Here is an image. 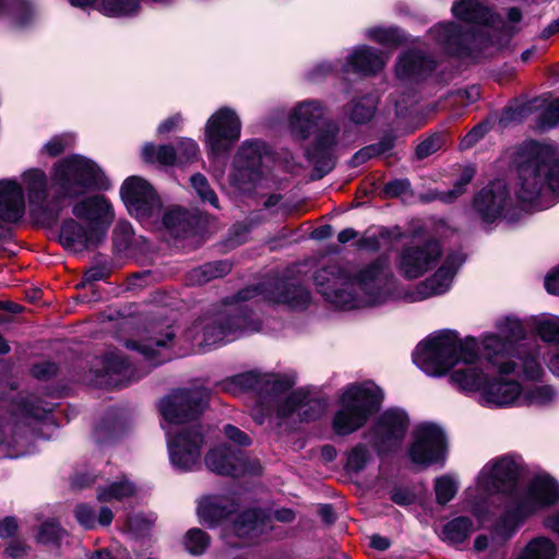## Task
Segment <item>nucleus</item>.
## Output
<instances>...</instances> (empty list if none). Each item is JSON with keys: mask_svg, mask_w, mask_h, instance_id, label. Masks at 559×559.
<instances>
[{"mask_svg": "<svg viewBox=\"0 0 559 559\" xmlns=\"http://www.w3.org/2000/svg\"><path fill=\"white\" fill-rule=\"evenodd\" d=\"M259 300L301 310L310 304L311 293L286 278L267 280L227 298L221 307L198 318L180 335L178 328L167 321L154 322L142 340L127 341L126 347L141 354L151 366H158L189 355L195 347L206 350L235 341L261 329V321L251 308V304Z\"/></svg>", "mask_w": 559, "mask_h": 559, "instance_id": "1", "label": "nucleus"}, {"mask_svg": "<svg viewBox=\"0 0 559 559\" xmlns=\"http://www.w3.org/2000/svg\"><path fill=\"white\" fill-rule=\"evenodd\" d=\"M515 164L516 199L501 179L490 181L473 199L472 210L485 227L501 221L516 224L530 211H543L559 202V147L526 142L519 147Z\"/></svg>", "mask_w": 559, "mask_h": 559, "instance_id": "2", "label": "nucleus"}, {"mask_svg": "<svg viewBox=\"0 0 559 559\" xmlns=\"http://www.w3.org/2000/svg\"><path fill=\"white\" fill-rule=\"evenodd\" d=\"M509 350L510 346L493 334L461 338L455 331L444 330L420 342L413 353V361L426 374L433 377L443 376L452 369L451 383L477 401L490 376L481 367L480 359L501 374H514L518 362L506 360Z\"/></svg>", "mask_w": 559, "mask_h": 559, "instance_id": "3", "label": "nucleus"}, {"mask_svg": "<svg viewBox=\"0 0 559 559\" xmlns=\"http://www.w3.org/2000/svg\"><path fill=\"white\" fill-rule=\"evenodd\" d=\"M313 283L323 300L341 310L381 307L407 297L385 255L368 262L330 261L314 271Z\"/></svg>", "mask_w": 559, "mask_h": 559, "instance_id": "4", "label": "nucleus"}, {"mask_svg": "<svg viewBox=\"0 0 559 559\" xmlns=\"http://www.w3.org/2000/svg\"><path fill=\"white\" fill-rule=\"evenodd\" d=\"M31 211L43 222H56L66 200H73L110 186L102 168L91 158L72 154L56 162L50 177L39 168L22 175Z\"/></svg>", "mask_w": 559, "mask_h": 559, "instance_id": "5", "label": "nucleus"}, {"mask_svg": "<svg viewBox=\"0 0 559 559\" xmlns=\"http://www.w3.org/2000/svg\"><path fill=\"white\" fill-rule=\"evenodd\" d=\"M238 383L243 393L253 392L257 404L251 411L255 423L262 425L275 406V426L280 435L298 429L300 424L319 419L325 412V403L305 389H297L282 397L292 383L286 377L259 371H248L228 378V385Z\"/></svg>", "mask_w": 559, "mask_h": 559, "instance_id": "6", "label": "nucleus"}, {"mask_svg": "<svg viewBox=\"0 0 559 559\" xmlns=\"http://www.w3.org/2000/svg\"><path fill=\"white\" fill-rule=\"evenodd\" d=\"M209 400L206 388H183L174 390L158 404L169 460L177 471L190 472L201 463L204 435L200 425L190 424L206 408Z\"/></svg>", "mask_w": 559, "mask_h": 559, "instance_id": "7", "label": "nucleus"}, {"mask_svg": "<svg viewBox=\"0 0 559 559\" xmlns=\"http://www.w3.org/2000/svg\"><path fill=\"white\" fill-rule=\"evenodd\" d=\"M522 459L507 453L489 460L478 472L475 485L465 490V502L472 514L485 521L497 509L495 498L506 495L518 483Z\"/></svg>", "mask_w": 559, "mask_h": 559, "instance_id": "8", "label": "nucleus"}, {"mask_svg": "<svg viewBox=\"0 0 559 559\" xmlns=\"http://www.w3.org/2000/svg\"><path fill=\"white\" fill-rule=\"evenodd\" d=\"M384 393L373 381L353 382L340 393L338 408L332 419V428L338 436H348L366 425L379 411Z\"/></svg>", "mask_w": 559, "mask_h": 559, "instance_id": "9", "label": "nucleus"}, {"mask_svg": "<svg viewBox=\"0 0 559 559\" xmlns=\"http://www.w3.org/2000/svg\"><path fill=\"white\" fill-rule=\"evenodd\" d=\"M497 329L498 333L492 334L510 346L506 360L518 362L514 376L524 380H539L544 374L540 364V346L522 343L526 335L523 322L515 317H506L497 322Z\"/></svg>", "mask_w": 559, "mask_h": 559, "instance_id": "10", "label": "nucleus"}, {"mask_svg": "<svg viewBox=\"0 0 559 559\" xmlns=\"http://www.w3.org/2000/svg\"><path fill=\"white\" fill-rule=\"evenodd\" d=\"M271 159L265 142L247 140L238 148L228 175L229 183L239 192L250 193L266 182V162Z\"/></svg>", "mask_w": 559, "mask_h": 559, "instance_id": "11", "label": "nucleus"}, {"mask_svg": "<svg viewBox=\"0 0 559 559\" xmlns=\"http://www.w3.org/2000/svg\"><path fill=\"white\" fill-rule=\"evenodd\" d=\"M49 413L50 409L27 401L22 405L14 423L0 420V459L24 456L26 451L23 443L27 439V433L35 435V425L46 420Z\"/></svg>", "mask_w": 559, "mask_h": 559, "instance_id": "12", "label": "nucleus"}, {"mask_svg": "<svg viewBox=\"0 0 559 559\" xmlns=\"http://www.w3.org/2000/svg\"><path fill=\"white\" fill-rule=\"evenodd\" d=\"M346 146L341 126L333 120L324 121L313 132V139L306 150V157L313 167V179L331 173L337 159V151Z\"/></svg>", "mask_w": 559, "mask_h": 559, "instance_id": "13", "label": "nucleus"}, {"mask_svg": "<svg viewBox=\"0 0 559 559\" xmlns=\"http://www.w3.org/2000/svg\"><path fill=\"white\" fill-rule=\"evenodd\" d=\"M409 417L401 407H390L382 412L365 432L378 455L396 452L408 431Z\"/></svg>", "mask_w": 559, "mask_h": 559, "instance_id": "14", "label": "nucleus"}, {"mask_svg": "<svg viewBox=\"0 0 559 559\" xmlns=\"http://www.w3.org/2000/svg\"><path fill=\"white\" fill-rule=\"evenodd\" d=\"M241 135V121L230 107H221L206 121L204 143L209 155L225 157Z\"/></svg>", "mask_w": 559, "mask_h": 559, "instance_id": "15", "label": "nucleus"}, {"mask_svg": "<svg viewBox=\"0 0 559 559\" xmlns=\"http://www.w3.org/2000/svg\"><path fill=\"white\" fill-rule=\"evenodd\" d=\"M411 462L421 468L443 465L447 456V438L444 431L435 424H419L412 431L407 450Z\"/></svg>", "mask_w": 559, "mask_h": 559, "instance_id": "16", "label": "nucleus"}, {"mask_svg": "<svg viewBox=\"0 0 559 559\" xmlns=\"http://www.w3.org/2000/svg\"><path fill=\"white\" fill-rule=\"evenodd\" d=\"M120 197L128 212L141 223L156 222L160 217L162 201L153 186L142 177L131 176L120 187Z\"/></svg>", "mask_w": 559, "mask_h": 559, "instance_id": "17", "label": "nucleus"}, {"mask_svg": "<svg viewBox=\"0 0 559 559\" xmlns=\"http://www.w3.org/2000/svg\"><path fill=\"white\" fill-rule=\"evenodd\" d=\"M513 498L532 518L559 503V483L546 473L537 474Z\"/></svg>", "mask_w": 559, "mask_h": 559, "instance_id": "18", "label": "nucleus"}, {"mask_svg": "<svg viewBox=\"0 0 559 559\" xmlns=\"http://www.w3.org/2000/svg\"><path fill=\"white\" fill-rule=\"evenodd\" d=\"M441 254V245L436 239L412 242L400 252L397 266L404 277L418 278L437 265Z\"/></svg>", "mask_w": 559, "mask_h": 559, "instance_id": "19", "label": "nucleus"}, {"mask_svg": "<svg viewBox=\"0 0 559 559\" xmlns=\"http://www.w3.org/2000/svg\"><path fill=\"white\" fill-rule=\"evenodd\" d=\"M102 368H93L96 385L119 388L141 379L146 371L133 366L121 353L108 352L97 359Z\"/></svg>", "mask_w": 559, "mask_h": 559, "instance_id": "20", "label": "nucleus"}, {"mask_svg": "<svg viewBox=\"0 0 559 559\" xmlns=\"http://www.w3.org/2000/svg\"><path fill=\"white\" fill-rule=\"evenodd\" d=\"M204 463L211 472L230 477L259 474L261 471L258 462H249L242 451L225 444L210 450Z\"/></svg>", "mask_w": 559, "mask_h": 559, "instance_id": "21", "label": "nucleus"}, {"mask_svg": "<svg viewBox=\"0 0 559 559\" xmlns=\"http://www.w3.org/2000/svg\"><path fill=\"white\" fill-rule=\"evenodd\" d=\"M509 37H442L448 52L462 60L478 62L501 50Z\"/></svg>", "mask_w": 559, "mask_h": 559, "instance_id": "22", "label": "nucleus"}, {"mask_svg": "<svg viewBox=\"0 0 559 559\" xmlns=\"http://www.w3.org/2000/svg\"><path fill=\"white\" fill-rule=\"evenodd\" d=\"M465 255L461 251L448 253L438 271L429 278L420 283L415 293L409 296L412 301L428 299L440 296L450 290L454 276L464 264Z\"/></svg>", "mask_w": 559, "mask_h": 559, "instance_id": "23", "label": "nucleus"}, {"mask_svg": "<svg viewBox=\"0 0 559 559\" xmlns=\"http://www.w3.org/2000/svg\"><path fill=\"white\" fill-rule=\"evenodd\" d=\"M72 214L75 218L84 221L104 239L115 218L112 204L100 194L91 195L74 203Z\"/></svg>", "mask_w": 559, "mask_h": 559, "instance_id": "24", "label": "nucleus"}, {"mask_svg": "<svg viewBox=\"0 0 559 559\" xmlns=\"http://www.w3.org/2000/svg\"><path fill=\"white\" fill-rule=\"evenodd\" d=\"M489 376L485 390L477 397V403L487 408H507L520 406L522 385L516 380L506 378L508 374Z\"/></svg>", "mask_w": 559, "mask_h": 559, "instance_id": "25", "label": "nucleus"}, {"mask_svg": "<svg viewBox=\"0 0 559 559\" xmlns=\"http://www.w3.org/2000/svg\"><path fill=\"white\" fill-rule=\"evenodd\" d=\"M537 112L536 128L546 131L559 123V98H535L518 108H507L502 120H520L531 112Z\"/></svg>", "mask_w": 559, "mask_h": 559, "instance_id": "26", "label": "nucleus"}, {"mask_svg": "<svg viewBox=\"0 0 559 559\" xmlns=\"http://www.w3.org/2000/svg\"><path fill=\"white\" fill-rule=\"evenodd\" d=\"M324 115V106L318 99H306L289 111L287 123L292 135L298 140L310 136L312 129Z\"/></svg>", "mask_w": 559, "mask_h": 559, "instance_id": "27", "label": "nucleus"}, {"mask_svg": "<svg viewBox=\"0 0 559 559\" xmlns=\"http://www.w3.org/2000/svg\"><path fill=\"white\" fill-rule=\"evenodd\" d=\"M439 66L420 51L403 53L395 67L396 76L404 82H421L432 78Z\"/></svg>", "mask_w": 559, "mask_h": 559, "instance_id": "28", "label": "nucleus"}, {"mask_svg": "<svg viewBox=\"0 0 559 559\" xmlns=\"http://www.w3.org/2000/svg\"><path fill=\"white\" fill-rule=\"evenodd\" d=\"M103 240L88 225L84 226L74 218L64 219L60 226L59 241L69 251L82 252L97 247Z\"/></svg>", "mask_w": 559, "mask_h": 559, "instance_id": "29", "label": "nucleus"}, {"mask_svg": "<svg viewBox=\"0 0 559 559\" xmlns=\"http://www.w3.org/2000/svg\"><path fill=\"white\" fill-rule=\"evenodd\" d=\"M25 213L22 186L14 179L0 180V219L5 223L19 222ZM3 229L0 227V238Z\"/></svg>", "mask_w": 559, "mask_h": 559, "instance_id": "30", "label": "nucleus"}, {"mask_svg": "<svg viewBox=\"0 0 559 559\" xmlns=\"http://www.w3.org/2000/svg\"><path fill=\"white\" fill-rule=\"evenodd\" d=\"M236 510L234 496L213 495L199 500L197 512L202 524L214 527L231 516Z\"/></svg>", "mask_w": 559, "mask_h": 559, "instance_id": "31", "label": "nucleus"}, {"mask_svg": "<svg viewBox=\"0 0 559 559\" xmlns=\"http://www.w3.org/2000/svg\"><path fill=\"white\" fill-rule=\"evenodd\" d=\"M530 518V514L512 497L504 513L490 528L492 542L503 547Z\"/></svg>", "mask_w": 559, "mask_h": 559, "instance_id": "32", "label": "nucleus"}, {"mask_svg": "<svg viewBox=\"0 0 559 559\" xmlns=\"http://www.w3.org/2000/svg\"><path fill=\"white\" fill-rule=\"evenodd\" d=\"M453 15L466 23L495 26L500 17L477 0H460L452 5Z\"/></svg>", "mask_w": 559, "mask_h": 559, "instance_id": "33", "label": "nucleus"}, {"mask_svg": "<svg viewBox=\"0 0 559 559\" xmlns=\"http://www.w3.org/2000/svg\"><path fill=\"white\" fill-rule=\"evenodd\" d=\"M385 62L386 57L382 52L367 46H360L347 56L346 66L354 72L367 75L382 70Z\"/></svg>", "mask_w": 559, "mask_h": 559, "instance_id": "34", "label": "nucleus"}, {"mask_svg": "<svg viewBox=\"0 0 559 559\" xmlns=\"http://www.w3.org/2000/svg\"><path fill=\"white\" fill-rule=\"evenodd\" d=\"M160 216L165 229L177 238L187 237L198 225V217L180 206L169 207Z\"/></svg>", "mask_w": 559, "mask_h": 559, "instance_id": "35", "label": "nucleus"}, {"mask_svg": "<svg viewBox=\"0 0 559 559\" xmlns=\"http://www.w3.org/2000/svg\"><path fill=\"white\" fill-rule=\"evenodd\" d=\"M263 512L260 509H249L238 514L224 528L225 535L234 534L240 538H247L254 535L261 528Z\"/></svg>", "mask_w": 559, "mask_h": 559, "instance_id": "36", "label": "nucleus"}, {"mask_svg": "<svg viewBox=\"0 0 559 559\" xmlns=\"http://www.w3.org/2000/svg\"><path fill=\"white\" fill-rule=\"evenodd\" d=\"M557 554L556 543L550 537L538 535L521 547L514 559H556Z\"/></svg>", "mask_w": 559, "mask_h": 559, "instance_id": "37", "label": "nucleus"}, {"mask_svg": "<svg viewBox=\"0 0 559 559\" xmlns=\"http://www.w3.org/2000/svg\"><path fill=\"white\" fill-rule=\"evenodd\" d=\"M526 326L546 343L559 344V316L542 313L526 320Z\"/></svg>", "mask_w": 559, "mask_h": 559, "instance_id": "38", "label": "nucleus"}, {"mask_svg": "<svg viewBox=\"0 0 559 559\" xmlns=\"http://www.w3.org/2000/svg\"><path fill=\"white\" fill-rule=\"evenodd\" d=\"M74 516L78 523L85 530H93L97 525H110L114 513L108 507H102L96 515L95 509L86 503H80L74 509Z\"/></svg>", "mask_w": 559, "mask_h": 559, "instance_id": "39", "label": "nucleus"}, {"mask_svg": "<svg viewBox=\"0 0 559 559\" xmlns=\"http://www.w3.org/2000/svg\"><path fill=\"white\" fill-rule=\"evenodd\" d=\"M136 492L135 485L127 477L110 481L97 489V500L100 502L124 501Z\"/></svg>", "mask_w": 559, "mask_h": 559, "instance_id": "40", "label": "nucleus"}, {"mask_svg": "<svg viewBox=\"0 0 559 559\" xmlns=\"http://www.w3.org/2000/svg\"><path fill=\"white\" fill-rule=\"evenodd\" d=\"M379 97L376 94L369 93L350 102L347 108V115L352 122L355 124H364L369 122L377 110Z\"/></svg>", "mask_w": 559, "mask_h": 559, "instance_id": "41", "label": "nucleus"}, {"mask_svg": "<svg viewBox=\"0 0 559 559\" xmlns=\"http://www.w3.org/2000/svg\"><path fill=\"white\" fill-rule=\"evenodd\" d=\"M230 270L231 263L228 260L204 263L189 273V282L193 285H203L214 278L228 274Z\"/></svg>", "mask_w": 559, "mask_h": 559, "instance_id": "42", "label": "nucleus"}, {"mask_svg": "<svg viewBox=\"0 0 559 559\" xmlns=\"http://www.w3.org/2000/svg\"><path fill=\"white\" fill-rule=\"evenodd\" d=\"M472 531V520L468 516H457L443 525L441 538L451 545H459L469 536Z\"/></svg>", "mask_w": 559, "mask_h": 559, "instance_id": "43", "label": "nucleus"}, {"mask_svg": "<svg viewBox=\"0 0 559 559\" xmlns=\"http://www.w3.org/2000/svg\"><path fill=\"white\" fill-rule=\"evenodd\" d=\"M557 392L549 384L535 385L527 390L522 388L520 406H548L555 402Z\"/></svg>", "mask_w": 559, "mask_h": 559, "instance_id": "44", "label": "nucleus"}, {"mask_svg": "<svg viewBox=\"0 0 559 559\" xmlns=\"http://www.w3.org/2000/svg\"><path fill=\"white\" fill-rule=\"evenodd\" d=\"M373 455L369 447L365 443H357L346 453L345 468L349 473H360L371 461Z\"/></svg>", "mask_w": 559, "mask_h": 559, "instance_id": "45", "label": "nucleus"}, {"mask_svg": "<svg viewBox=\"0 0 559 559\" xmlns=\"http://www.w3.org/2000/svg\"><path fill=\"white\" fill-rule=\"evenodd\" d=\"M142 157L147 163L158 162L166 166L177 164L176 148L171 145L156 146L153 143H146L142 147Z\"/></svg>", "mask_w": 559, "mask_h": 559, "instance_id": "46", "label": "nucleus"}, {"mask_svg": "<svg viewBox=\"0 0 559 559\" xmlns=\"http://www.w3.org/2000/svg\"><path fill=\"white\" fill-rule=\"evenodd\" d=\"M98 10L108 16H130L140 10V0H100Z\"/></svg>", "mask_w": 559, "mask_h": 559, "instance_id": "47", "label": "nucleus"}, {"mask_svg": "<svg viewBox=\"0 0 559 559\" xmlns=\"http://www.w3.org/2000/svg\"><path fill=\"white\" fill-rule=\"evenodd\" d=\"M67 536L60 523L53 519L45 521L36 534V540L43 545H59Z\"/></svg>", "mask_w": 559, "mask_h": 559, "instance_id": "48", "label": "nucleus"}, {"mask_svg": "<svg viewBox=\"0 0 559 559\" xmlns=\"http://www.w3.org/2000/svg\"><path fill=\"white\" fill-rule=\"evenodd\" d=\"M190 183H191L193 191L195 192L198 198L201 200V202L209 203L214 209L219 207L218 197L215 193V191L212 189V187L210 186L209 180L206 179V177L204 175H202L200 173L194 174L190 178Z\"/></svg>", "mask_w": 559, "mask_h": 559, "instance_id": "49", "label": "nucleus"}, {"mask_svg": "<svg viewBox=\"0 0 559 559\" xmlns=\"http://www.w3.org/2000/svg\"><path fill=\"white\" fill-rule=\"evenodd\" d=\"M459 490V483L456 478L451 475H442L435 480L436 500L439 504H447L456 495Z\"/></svg>", "mask_w": 559, "mask_h": 559, "instance_id": "50", "label": "nucleus"}, {"mask_svg": "<svg viewBox=\"0 0 559 559\" xmlns=\"http://www.w3.org/2000/svg\"><path fill=\"white\" fill-rule=\"evenodd\" d=\"M476 174V169L472 165H467L463 168L459 179L455 181L453 189L442 192L439 195V199L442 202L450 203L454 201L457 197L463 194L466 190V187L471 183L474 176Z\"/></svg>", "mask_w": 559, "mask_h": 559, "instance_id": "51", "label": "nucleus"}, {"mask_svg": "<svg viewBox=\"0 0 559 559\" xmlns=\"http://www.w3.org/2000/svg\"><path fill=\"white\" fill-rule=\"evenodd\" d=\"M183 545L191 555H202L210 545V536L200 528L189 530L183 538Z\"/></svg>", "mask_w": 559, "mask_h": 559, "instance_id": "52", "label": "nucleus"}, {"mask_svg": "<svg viewBox=\"0 0 559 559\" xmlns=\"http://www.w3.org/2000/svg\"><path fill=\"white\" fill-rule=\"evenodd\" d=\"M156 521V515L150 513H133L129 514L126 522L128 530L135 536H142L146 534Z\"/></svg>", "mask_w": 559, "mask_h": 559, "instance_id": "53", "label": "nucleus"}, {"mask_svg": "<svg viewBox=\"0 0 559 559\" xmlns=\"http://www.w3.org/2000/svg\"><path fill=\"white\" fill-rule=\"evenodd\" d=\"M75 136L72 133H61L53 135L41 147V154L55 157L63 153L74 143Z\"/></svg>", "mask_w": 559, "mask_h": 559, "instance_id": "54", "label": "nucleus"}, {"mask_svg": "<svg viewBox=\"0 0 559 559\" xmlns=\"http://www.w3.org/2000/svg\"><path fill=\"white\" fill-rule=\"evenodd\" d=\"M176 157L178 165L192 163L199 155L198 143L189 138L181 139L176 145Z\"/></svg>", "mask_w": 559, "mask_h": 559, "instance_id": "55", "label": "nucleus"}, {"mask_svg": "<svg viewBox=\"0 0 559 559\" xmlns=\"http://www.w3.org/2000/svg\"><path fill=\"white\" fill-rule=\"evenodd\" d=\"M444 143V134L435 132L424 139L416 147L415 154L418 159H424L442 147Z\"/></svg>", "mask_w": 559, "mask_h": 559, "instance_id": "56", "label": "nucleus"}, {"mask_svg": "<svg viewBox=\"0 0 559 559\" xmlns=\"http://www.w3.org/2000/svg\"><path fill=\"white\" fill-rule=\"evenodd\" d=\"M488 548H490V554L486 559H504L506 552L502 549L503 547L492 542L491 535H478L474 542V549L476 551H484Z\"/></svg>", "mask_w": 559, "mask_h": 559, "instance_id": "57", "label": "nucleus"}, {"mask_svg": "<svg viewBox=\"0 0 559 559\" xmlns=\"http://www.w3.org/2000/svg\"><path fill=\"white\" fill-rule=\"evenodd\" d=\"M409 192L411 182L406 178L391 180L383 187V193L386 198H399Z\"/></svg>", "mask_w": 559, "mask_h": 559, "instance_id": "58", "label": "nucleus"}, {"mask_svg": "<svg viewBox=\"0 0 559 559\" xmlns=\"http://www.w3.org/2000/svg\"><path fill=\"white\" fill-rule=\"evenodd\" d=\"M487 132V126L479 123L475 126L460 142L461 150H468L481 140Z\"/></svg>", "mask_w": 559, "mask_h": 559, "instance_id": "59", "label": "nucleus"}, {"mask_svg": "<svg viewBox=\"0 0 559 559\" xmlns=\"http://www.w3.org/2000/svg\"><path fill=\"white\" fill-rule=\"evenodd\" d=\"M133 236V227L132 225L124 219H120L117 222L114 228V239L115 241H119L121 245H127L131 241Z\"/></svg>", "mask_w": 559, "mask_h": 559, "instance_id": "60", "label": "nucleus"}, {"mask_svg": "<svg viewBox=\"0 0 559 559\" xmlns=\"http://www.w3.org/2000/svg\"><path fill=\"white\" fill-rule=\"evenodd\" d=\"M224 433L226 438L238 445H249L251 443L250 437L241 431L239 428L233 425H226L224 427Z\"/></svg>", "mask_w": 559, "mask_h": 559, "instance_id": "61", "label": "nucleus"}, {"mask_svg": "<svg viewBox=\"0 0 559 559\" xmlns=\"http://www.w3.org/2000/svg\"><path fill=\"white\" fill-rule=\"evenodd\" d=\"M377 157L374 148L370 145L364 146L357 151L352 158L348 160V165L352 168H356L368 162L369 159Z\"/></svg>", "mask_w": 559, "mask_h": 559, "instance_id": "62", "label": "nucleus"}, {"mask_svg": "<svg viewBox=\"0 0 559 559\" xmlns=\"http://www.w3.org/2000/svg\"><path fill=\"white\" fill-rule=\"evenodd\" d=\"M29 550V547L23 542L19 539L11 540L4 552L11 559H23Z\"/></svg>", "mask_w": 559, "mask_h": 559, "instance_id": "63", "label": "nucleus"}, {"mask_svg": "<svg viewBox=\"0 0 559 559\" xmlns=\"http://www.w3.org/2000/svg\"><path fill=\"white\" fill-rule=\"evenodd\" d=\"M545 288L549 294L559 296V265L547 273Z\"/></svg>", "mask_w": 559, "mask_h": 559, "instance_id": "64", "label": "nucleus"}]
</instances>
